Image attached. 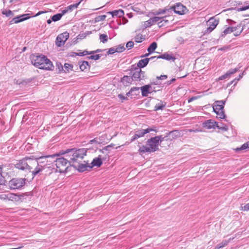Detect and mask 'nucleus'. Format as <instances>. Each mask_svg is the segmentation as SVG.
Wrapping results in <instances>:
<instances>
[{"mask_svg": "<svg viewBox=\"0 0 249 249\" xmlns=\"http://www.w3.org/2000/svg\"><path fill=\"white\" fill-rule=\"evenodd\" d=\"M218 23V20L214 18H210V19L207 21V25L209 26V27L207 29L206 33H211L216 28Z\"/></svg>", "mask_w": 249, "mask_h": 249, "instance_id": "12", "label": "nucleus"}, {"mask_svg": "<svg viewBox=\"0 0 249 249\" xmlns=\"http://www.w3.org/2000/svg\"><path fill=\"white\" fill-rule=\"evenodd\" d=\"M175 81H176V79L175 78H172L171 80H170L169 81H168L167 82V85H169L171 84L173 82H174Z\"/></svg>", "mask_w": 249, "mask_h": 249, "instance_id": "59", "label": "nucleus"}, {"mask_svg": "<svg viewBox=\"0 0 249 249\" xmlns=\"http://www.w3.org/2000/svg\"><path fill=\"white\" fill-rule=\"evenodd\" d=\"M25 183V179L22 178H13L8 183V185L11 189H19L21 188Z\"/></svg>", "mask_w": 249, "mask_h": 249, "instance_id": "8", "label": "nucleus"}, {"mask_svg": "<svg viewBox=\"0 0 249 249\" xmlns=\"http://www.w3.org/2000/svg\"><path fill=\"white\" fill-rule=\"evenodd\" d=\"M142 91V95L143 97H147L149 93L148 89H149V85H146L140 88Z\"/></svg>", "mask_w": 249, "mask_h": 249, "instance_id": "24", "label": "nucleus"}, {"mask_svg": "<svg viewBox=\"0 0 249 249\" xmlns=\"http://www.w3.org/2000/svg\"><path fill=\"white\" fill-rule=\"evenodd\" d=\"M225 101H217L215 102L213 107L214 112L217 114V117L220 119H225L226 115L224 111V107L225 104Z\"/></svg>", "mask_w": 249, "mask_h": 249, "instance_id": "6", "label": "nucleus"}, {"mask_svg": "<svg viewBox=\"0 0 249 249\" xmlns=\"http://www.w3.org/2000/svg\"><path fill=\"white\" fill-rule=\"evenodd\" d=\"M30 18L28 14H23L17 16L13 18L9 22V24L11 25L13 24L18 23L19 22L23 21Z\"/></svg>", "mask_w": 249, "mask_h": 249, "instance_id": "13", "label": "nucleus"}, {"mask_svg": "<svg viewBox=\"0 0 249 249\" xmlns=\"http://www.w3.org/2000/svg\"><path fill=\"white\" fill-rule=\"evenodd\" d=\"M154 137L157 140V141H158V142L159 144V145L161 143L162 141H164L165 138V137H163L162 135L157 136Z\"/></svg>", "mask_w": 249, "mask_h": 249, "instance_id": "42", "label": "nucleus"}, {"mask_svg": "<svg viewBox=\"0 0 249 249\" xmlns=\"http://www.w3.org/2000/svg\"><path fill=\"white\" fill-rule=\"evenodd\" d=\"M216 127H217V128H218L219 129H221L223 131H226L228 130V127L227 125H224L222 127H220L219 125H218L217 124L216 126Z\"/></svg>", "mask_w": 249, "mask_h": 249, "instance_id": "51", "label": "nucleus"}, {"mask_svg": "<svg viewBox=\"0 0 249 249\" xmlns=\"http://www.w3.org/2000/svg\"><path fill=\"white\" fill-rule=\"evenodd\" d=\"M164 11L165 16H163V17L166 18L167 17L170 16V15L172 14L173 12L174 11L173 7H171L170 8H165Z\"/></svg>", "mask_w": 249, "mask_h": 249, "instance_id": "29", "label": "nucleus"}, {"mask_svg": "<svg viewBox=\"0 0 249 249\" xmlns=\"http://www.w3.org/2000/svg\"><path fill=\"white\" fill-rule=\"evenodd\" d=\"M249 9V4L246 6H244L242 7H241L240 8H238L237 9V11H245L247 9Z\"/></svg>", "mask_w": 249, "mask_h": 249, "instance_id": "49", "label": "nucleus"}, {"mask_svg": "<svg viewBox=\"0 0 249 249\" xmlns=\"http://www.w3.org/2000/svg\"><path fill=\"white\" fill-rule=\"evenodd\" d=\"M56 65V67H57V69H58L59 72H61L64 70L63 66L60 63L57 62Z\"/></svg>", "mask_w": 249, "mask_h": 249, "instance_id": "47", "label": "nucleus"}, {"mask_svg": "<svg viewBox=\"0 0 249 249\" xmlns=\"http://www.w3.org/2000/svg\"><path fill=\"white\" fill-rule=\"evenodd\" d=\"M116 52V50L115 47L109 48L107 52V54H113Z\"/></svg>", "mask_w": 249, "mask_h": 249, "instance_id": "44", "label": "nucleus"}, {"mask_svg": "<svg viewBox=\"0 0 249 249\" xmlns=\"http://www.w3.org/2000/svg\"><path fill=\"white\" fill-rule=\"evenodd\" d=\"M69 37V34L66 32L59 35L56 39L55 44L58 47L63 45Z\"/></svg>", "mask_w": 249, "mask_h": 249, "instance_id": "10", "label": "nucleus"}, {"mask_svg": "<svg viewBox=\"0 0 249 249\" xmlns=\"http://www.w3.org/2000/svg\"><path fill=\"white\" fill-rule=\"evenodd\" d=\"M217 124V123L212 120H208L203 123V126L207 129L214 128Z\"/></svg>", "mask_w": 249, "mask_h": 249, "instance_id": "17", "label": "nucleus"}, {"mask_svg": "<svg viewBox=\"0 0 249 249\" xmlns=\"http://www.w3.org/2000/svg\"><path fill=\"white\" fill-rule=\"evenodd\" d=\"M165 14V11L164 9H160L157 11H156L154 13V14L155 15H159L160 14Z\"/></svg>", "mask_w": 249, "mask_h": 249, "instance_id": "45", "label": "nucleus"}, {"mask_svg": "<svg viewBox=\"0 0 249 249\" xmlns=\"http://www.w3.org/2000/svg\"><path fill=\"white\" fill-rule=\"evenodd\" d=\"M32 64L36 68L46 70H53V66L47 57L42 54H33L30 56Z\"/></svg>", "mask_w": 249, "mask_h": 249, "instance_id": "3", "label": "nucleus"}, {"mask_svg": "<svg viewBox=\"0 0 249 249\" xmlns=\"http://www.w3.org/2000/svg\"><path fill=\"white\" fill-rule=\"evenodd\" d=\"M107 16L106 15L99 16L95 18V21L97 22L102 21L105 20Z\"/></svg>", "mask_w": 249, "mask_h": 249, "instance_id": "43", "label": "nucleus"}, {"mask_svg": "<svg viewBox=\"0 0 249 249\" xmlns=\"http://www.w3.org/2000/svg\"><path fill=\"white\" fill-rule=\"evenodd\" d=\"M140 89V88L139 87H132L131 89L129 91H128L127 93H126V96H128V97H129L130 96H133V95H138V93H135V94H133V91H137L138 92V91Z\"/></svg>", "mask_w": 249, "mask_h": 249, "instance_id": "27", "label": "nucleus"}, {"mask_svg": "<svg viewBox=\"0 0 249 249\" xmlns=\"http://www.w3.org/2000/svg\"><path fill=\"white\" fill-rule=\"evenodd\" d=\"M151 131L157 132L156 127L154 126L152 128H148L145 129H139L136 131L135 135L132 137L130 142L135 141L137 139L144 136V135Z\"/></svg>", "mask_w": 249, "mask_h": 249, "instance_id": "9", "label": "nucleus"}, {"mask_svg": "<svg viewBox=\"0 0 249 249\" xmlns=\"http://www.w3.org/2000/svg\"><path fill=\"white\" fill-rule=\"evenodd\" d=\"M64 68L65 69L64 70L65 72H69L70 70H72V69L73 68V65L68 63H65L64 64Z\"/></svg>", "mask_w": 249, "mask_h": 249, "instance_id": "40", "label": "nucleus"}, {"mask_svg": "<svg viewBox=\"0 0 249 249\" xmlns=\"http://www.w3.org/2000/svg\"><path fill=\"white\" fill-rule=\"evenodd\" d=\"M87 149L81 148L75 150L74 149H68L65 151H59L60 155H65L66 157H68L71 166H73L79 162H82L84 156L86 155Z\"/></svg>", "mask_w": 249, "mask_h": 249, "instance_id": "2", "label": "nucleus"}, {"mask_svg": "<svg viewBox=\"0 0 249 249\" xmlns=\"http://www.w3.org/2000/svg\"><path fill=\"white\" fill-rule=\"evenodd\" d=\"M80 69L81 71H88L90 69V65L88 61H83L79 62Z\"/></svg>", "mask_w": 249, "mask_h": 249, "instance_id": "18", "label": "nucleus"}, {"mask_svg": "<svg viewBox=\"0 0 249 249\" xmlns=\"http://www.w3.org/2000/svg\"><path fill=\"white\" fill-rule=\"evenodd\" d=\"M102 163H103V162H102V159H101L100 156H99L98 157L95 158L92 161L90 164V168H92L94 166H97V167H99L101 166Z\"/></svg>", "mask_w": 249, "mask_h": 249, "instance_id": "19", "label": "nucleus"}, {"mask_svg": "<svg viewBox=\"0 0 249 249\" xmlns=\"http://www.w3.org/2000/svg\"><path fill=\"white\" fill-rule=\"evenodd\" d=\"M165 18H163L160 20V21L158 22V25L159 27H162L163 26H165L166 23L168 22V20L165 19Z\"/></svg>", "mask_w": 249, "mask_h": 249, "instance_id": "41", "label": "nucleus"}, {"mask_svg": "<svg viewBox=\"0 0 249 249\" xmlns=\"http://www.w3.org/2000/svg\"><path fill=\"white\" fill-rule=\"evenodd\" d=\"M118 97L119 99H120L121 100H122V101H123V100H128V98L127 97H125L123 95L121 94H119L118 95Z\"/></svg>", "mask_w": 249, "mask_h": 249, "instance_id": "52", "label": "nucleus"}, {"mask_svg": "<svg viewBox=\"0 0 249 249\" xmlns=\"http://www.w3.org/2000/svg\"><path fill=\"white\" fill-rule=\"evenodd\" d=\"M241 210L243 211L249 210V203L246 204L244 206L241 207Z\"/></svg>", "mask_w": 249, "mask_h": 249, "instance_id": "53", "label": "nucleus"}, {"mask_svg": "<svg viewBox=\"0 0 249 249\" xmlns=\"http://www.w3.org/2000/svg\"><path fill=\"white\" fill-rule=\"evenodd\" d=\"M241 67V66H239L238 68H234L233 69L230 70L226 73H225L224 74H223V75H221V76H220L218 78V80H224L225 79H226V78H228L230 77V76L231 74H233L236 73V72H237L239 70V69Z\"/></svg>", "mask_w": 249, "mask_h": 249, "instance_id": "16", "label": "nucleus"}, {"mask_svg": "<svg viewBox=\"0 0 249 249\" xmlns=\"http://www.w3.org/2000/svg\"><path fill=\"white\" fill-rule=\"evenodd\" d=\"M2 14L5 15L7 17H12L14 16L13 12L10 10H4L2 11Z\"/></svg>", "mask_w": 249, "mask_h": 249, "instance_id": "31", "label": "nucleus"}, {"mask_svg": "<svg viewBox=\"0 0 249 249\" xmlns=\"http://www.w3.org/2000/svg\"><path fill=\"white\" fill-rule=\"evenodd\" d=\"M134 46V42L132 41H128L126 44V47L128 49H131Z\"/></svg>", "mask_w": 249, "mask_h": 249, "instance_id": "46", "label": "nucleus"}, {"mask_svg": "<svg viewBox=\"0 0 249 249\" xmlns=\"http://www.w3.org/2000/svg\"><path fill=\"white\" fill-rule=\"evenodd\" d=\"M160 58L164 59L168 61L172 60L173 61L176 59V58L172 54H169L167 53L158 56L157 59Z\"/></svg>", "mask_w": 249, "mask_h": 249, "instance_id": "20", "label": "nucleus"}, {"mask_svg": "<svg viewBox=\"0 0 249 249\" xmlns=\"http://www.w3.org/2000/svg\"><path fill=\"white\" fill-rule=\"evenodd\" d=\"M133 81H134L133 78L130 75L129 76L124 75L121 79L123 84L126 86L131 84Z\"/></svg>", "mask_w": 249, "mask_h": 249, "instance_id": "21", "label": "nucleus"}, {"mask_svg": "<svg viewBox=\"0 0 249 249\" xmlns=\"http://www.w3.org/2000/svg\"><path fill=\"white\" fill-rule=\"evenodd\" d=\"M238 27L240 28V26L237 27H226L224 30L221 33L220 36H219V39H222L227 35L231 34L232 32H235L238 29Z\"/></svg>", "mask_w": 249, "mask_h": 249, "instance_id": "14", "label": "nucleus"}, {"mask_svg": "<svg viewBox=\"0 0 249 249\" xmlns=\"http://www.w3.org/2000/svg\"><path fill=\"white\" fill-rule=\"evenodd\" d=\"M108 13L109 14H111L113 17H122L124 15V11L121 9L116 10H114L113 11H110Z\"/></svg>", "mask_w": 249, "mask_h": 249, "instance_id": "22", "label": "nucleus"}, {"mask_svg": "<svg viewBox=\"0 0 249 249\" xmlns=\"http://www.w3.org/2000/svg\"><path fill=\"white\" fill-rule=\"evenodd\" d=\"M146 26H147V27H148V26H151L152 25H153V24H154V23H152V22H151L149 21V20H148L147 21H146Z\"/></svg>", "mask_w": 249, "mask_h": 249, "instance_id": "62", "label": "nucleus"}, {"mask_svg": "<svg viewBox=\"0 0 249 249\" xmlns=\"http://www.w3.org/2000/svg\"><path fill=\"white\" fill-rule=\"evenodd\" d=\"M157 47V44L155 42H152L147 49L149 53H151L156 50Z\"/></svg>", "mask_w": 249, "mask_h": 249, "instance_id": "28", "label": "nucleus"}, {"mask_svg": "<svg viewBox=\"0 0 249 249\" xmlns=\"http://www.w3.org/2000/svg\"><path fill=\"white\" fill-rule=\"evenodd\" d=\"M20 199V196L15 194L8 192V200L18 201Z\"/></svg>", "mask_w": 249, "mask_h": 249, "instance_id": "25", "label": "nucleus"}, {"mask_svg": "<svg viewBox=\"0 0 249 249\" xmlns=\"http://www.w3.org/2000/svg\"><path fill=\"white\" fill-rule=\"evenodd\" d=\"M239 80V79L235 78L232 81H231L230 83V85L234 83V85L236 84L237 82Z\"/></svg>", "mask_w": 249, "mask_h": 249, "instance_id": "58", "label": "nucleus"}, {"mask_svg": "<svg viewBox=\"0 0 249 249\" xmlns=\"http://www.w3.org/2000/svg\"><path fill=\"white\" fill-rule=\"evenodd\" d=\"M164 17H154L153 18H151L150 19H149V21L152 22V23H153L154 24H155L156 22H158L159 21H160V20L161 19V18H163Z\"/></svg>", "mask_w": 249, "mask_h": 249, "instance_id": "35", "label": "nucleus"}, {"mask_svg": "<svg viewBox=\"0 0 249 249\" xmlns=\"http://www.w3.org/2000/svg\"><path fill=\"white\" fill-rule=\"evenodd\" d=\"M73 166L80 172H83L91 169L90 164L85 161H84L83 162H79Z\"/></svg>", "mask_w": 249, "mask_h": 249, "instance_id": "11", "label": "nucleus"}, {"mask_svg": "<svg viewBox=\"0 0 249 249\" xmlns=\"http://www.w3.org/2000/svg\"><path fill=\"white\" fill-rule=\"evenodd\" d=\"M115 47L117 53H122L125 50L124 44H120L117 46H115Z\"/></svg>", "mask_w": 249, "mask_h": 249, "instance_id": "36", "label": "nucleus"}, {"mask_svg": "<svg viewBox=\"0 0 249 249\" xmlns=\"http://www.w3.org/2000/svg\"><path fill=\"white\" fill-rule=\"evenodd\" d=\"M0 198L1 199L8 200V192L0 195Z\"/></svg>", "mask_w": 249, "mask_h": 249, "instance_id": "50", "label": "nucleus"}, {"mask_svg": "<svg viewBox=\"0 0 249 249\" xmlns=\"http://www.w3.org/2000/svg\"><path fill=\"white\" fill-rule=\"evenodd\" d=\"M93 142H96L97 143H99V142H98L97 139H94L93 140H91L89 142V143L92 144Z\"/></svg>", "mask_w": 249, "mask_h": 249, "instance_id": "60", "label": "nucleus"}, {"mask_svg": "<svg viewBox=\"0 0 249 249\" xmlns=\"http://www.w3.org/2000/svg\"><path fill=\"white\" fill-rule=\"evenodd\" d=\"M129 74L132 77L133 80L136 81H140L146 78L145 71H142L139 68H132Z\"/></svg>", "mask_w": 249, "mask_h": 249, "instance_id": "7", "label": "nucleus"}, {"mask_svg": "<svg viewBox=\"0 0 249 249\" xmlns=\"http://www.w3.org/2000/svg\"><path fill=\"white\" fill-rule=\"evenodd\" d=\"M64 155V157H60L61 155L57 156L53 160V161L55 162L56 170L60 173L66 172L68 167L71 166L68 157H66L65 155Z\"/></svg>", "mask_w": 249, "mask_h": 249, "instance_id": "4", "label": "nucleus"}, {"mask_svg": "<svg viewBox=\"0 0 249 249\" xmlns=\"http://www.w3.org/2000/svg\"><path fill=\"white\" fill-rule=\"evenodd\" d=\"M249 148V142H248L245 143H244L240 148H237L236 150L240 151L242 150H245L246 149Z\"/></svg>", "mask_w": 249, "mask_h": 249, "instance_id": "38", "label": "nucleus"}, {"mask_svg": "<svg viewBox=\"0 0 249 249\" xmlns=\"http://www.w3.org/2000/svg\"><path fill=\"white\" fill-rule=\"evenodd\" d=\"M229 242V240H224L217 245V246L216 247V249H219L220 248H223L227 246Z\"/></svg>", "mask_w": 249, "mask_h": 249, "instance_id": "32", "label": "nucleus"}, {"mask_svg": "<svg viewBox=\"0 0 249 249\" xmlns=\"http://www.w3.org/2000/svg\"><path fill=\"white\" fill-rule=\"evenodd\" d=\"M102 54H95V55H91L89 56H88L87 58L89 59H93L95 60H98L101 58Z\"/></svg>", "mask_w": 249, "mask_h": 249, "instance_id": "39", "label": "nucleus"}, {"mask_svg": "<svg viewBox=\"0 0 249 249\" xmlns=\"http://www.w3.org/2000/svg\"><path fill=\"white\" fill-rule=\"evenodd\" d=\"M135 41L136 42L140 43L144 39V37H143L142 35L141 34H137L134 37Z\"/></svg>", "mask_w": 249, "mask_h": 249, "instance_id": "30", "label": "nucleus"}, {"mask_svg": "<svg viewBox=\"0 0 249 249\" xmlns=\"http://www.w3.org/2000/svg\"><path fill=\"white\" fill-rule=\"evenodd\" d=\"M149 61V59L147 58L140 60L137 64L138 68L141 69V68L145 67L148 63Z\"/></svg>", "mask_w": 249, "mask_h": 249, "instance_id": "26", "label": "nucleus"}, {"mask_svg": "<svg viewBox=\"0 0 249 249\" xmlns=\"http://www.w3.org/2000/svg\"><path fill=\"white\" fill-rule=\"evenodd\" d=\"M59 156L60 152L51 155L36 158L34 160L30 158H25L19 160L15 166L18 169L31 172L32 176L35 177L40 174L45 169L50 167L49 162L52 161H49L48 159H55L56 157Z\"/></svg>", "mask_w": 249, "mask_h": 249, "instance_id": "1", "label": "nucleus"}, {"mask_svg": "<svg viewBox=\"0 0 249 249\" xmlns=\"http://www.w3.org/2000/svg\"><path fill=\"white\" fill-rule=\"evenodd\" d=\"M68 11H69V10H68V9L67 8V9H64V10H63L62 11V13H60V14H62V16H63V15H64L65 14H66V13H67Z\"/></svg>", "mask_w": 249, "mask_h": 249, "instance_id": "64", "label": "nucleus"}, {"mask_svg": "<svg viewBox=\"0 0 249 249\" xmlns=\"http://www.w3.org/2000/svg\"><path fill=\"white\" fill-rule=\"evenodd\" d=\"M92 54V52H89V51H87L86 50L84 51L83 52L75 53V55H77V56H85L87 54Z\"/></svg>", "mask_w": 249, "mask_h": 249, "instance_id": "37", "label": "nucleus"}, {"mask_svg": "<svg viewBox=\"0 0 249 249\" xmlns=\"http://www.w3.org/2000/svg\"><path fill=\"white\" fill-rule=\"evenodd\" d=\"M101 42L105 43L107 41L108 36L106 34H101L99 36Z\"/></svg>", "mask_w": 249, "mask_h": 249, "instance_id": "33", "label": "nucleus"}, {"mask_svg": "<svg viewBox=\"0 0 249 249\" xmlns=\"http://www.w3.org/2000/svg\"><path fill=\"white\" fill-rule=\"evenodd\" d=\"M167 78V76L166 75H161L160 76H157V79H160V80H164Z\"/></svg>", "mask_w": 249, "mask_h": 249, "instance_id": "54", "label": "nucleus"}, {"mask_svg": "<svg viewBox=\"0 0 249 249\" xmlns=\"http://www.w3.org/2000/svg\"><path fill=\"white\" fill-rule=\"evenodd\" d=\"M197 98H198V97H196V96H193V97H192L190 98L188 100V102H189V103H190V102H192L193 101H194V100H195L197 99Z\"/></svg>", "mask_w": 249, "mask_h": 249, "instance_id": "57", "label": "nucleus"}, {"mask_svg": "<svg viewBox=\"0 0 249 249\" xmlns=\"http://www.w3.org/2000/svg\"><path fill=\"white\" fill-rule=\"evenodd\" d=\"M243 30V29H241L239 31H237L235 33H234V36H237L241 34Z\"/></svg>", "mask_w": 249, "mask_h": 249, "instance_id": "56", "label": "nucleus"}, {"mask_svg": "<svg viewBox=\"0 0 249 249\" xmlns=\"http://www.w3.org/2000/svg\"><path fill=\"white\" fill-rule=\"evenodd\" d=\"M62 14H60V13H58V14H56L53 15L52 17V20L53 21H57L61 19V18H62Z\"/></svg>", "mask_w": 249, "mask_h": 249, "instance_id": "34", "label": "nucleus"}, {"mask_svg": "<svg viewBox=\"0 0 249 249\" xmlns=\"http://www.w3.org/2000/svg\"><path fill=\"white\" fill-rule=\"evenodd\" d=\"M174 13L178 15H183L185 13L186 10L185 6L181 3H177L176 5L173 7Z\"/></svg>", "mask_w": 249, "mask_h": 249, "instance_id": "15", "label": "nucleus"}, {"mask_svg": "<svg viewBox=\"0 0 249 249\" xmlns=\"http://www.w3.org/2000/svg\"><path fill=\"white\" fill-rule=\"evenodd\" d=\"M5 181V178L2 176V174L0 173V185L4 184Z\"/></svg>", "mask_w": 249, "mask_h": 249, "instance_id": "48", "label": "nucleus"}, {"mask_svg": "<svg viewBox=\"0 0 249 249\" xmlns=\"http://www.w3.org/2000/svg\"><path fill=\"white\" fill-rule=\"evenodd\" d=\"M149 89H148L149 93L153 92H156L155 88L152 87L151 85H149Z\"/></svg>", "mask_w": 249, "mask_h": 249, "instance_id": "55", "label": "nucleus"}, {"mask_svg": "<svg viewBox=\"0 0 249 249\" xmlns=\"http://www.w3.org/2000/svg\"><path fill=\"white\" fill-rule=\"evenodd\" d=\"M166 106V103L160 101L159 103L156 104L154 110L157 111L159 110H162Z\"/></svg>", "mask_w": 249, "mask_h": 249, "instance_id": "23", "label": "nucleus"}, {"mask_svg": "<svg viewBox=\"0 0 249 249\" xmlns=\"http://www.w3.org/2000/svg\"><path fill=\"white\" fill-rule=\"evenodd\" d=\"M73 7L74 6L71 4L68 6L67 7V9H68L69 11H72L74 9Z\"/></svg>", "mask_w": 249, "mask_h": 249, "instance_id": "61", "label": "nucleus"}, {"mask_svg": "<svg viewBox=\"0 0 249 249\" xmlns=\"http://www.w3.org/2000/svg\"><path fill=\"white\" fill-rule=\"evenodd\" d=\"M102 51V50L101 49H97L95 51H90V52H92V54H94L95 53H99V52H101Z\"/></svg>", "mask_w": 249, "mask_h": 249, "instance_id": "63", "label": "nucleus"}, {"mask_svg": "<svg viewBox=\"0 0 249 249\" xmlns=\"http://www.w3.org/2000/svg\"><path fill=\"white\" fill-rule=\"evenodd\" d=\"M159 144L155 137H152L147 140L146 145H142L140 147L139 151L140 153H152L159 149Z\"/></svg>", "mask_w": 249, "mask_h": 249, "instance_id": "5", "label": "nucleus"}]
</instances>
